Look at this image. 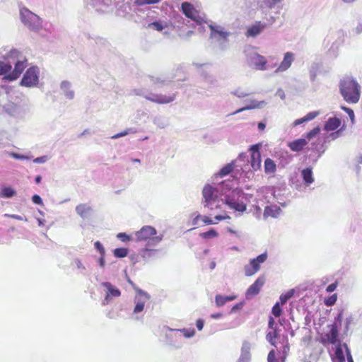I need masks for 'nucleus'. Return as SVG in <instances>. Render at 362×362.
Wrapping results in <instances>:
<instances>
[{"mask_svg": "<svg viewBox=\"0 0 362 362\" xmlns=\"http://www.w3.org/2000/svg\"><path fill=\"white\" fill-rule=\"evenodd\" d=\"M144 308V303L142 301H139L136 303V304L134 307V313H139L143 311Z\"/></svg>", "mask_w": 362, "mask_h": 362, "instance_id": "nucleus-38", "label": "nucleus"}, {"mask_svg": "<svg viewBox=\"0 0 362 362\" xmlns=\"http://www.w3.org/2000/svg\"><path fill=\"white\" fill-rule=\"evenodd\" d=\"M226 218H230V217L229 216H223L221 215H218V216H215V219L218 221L226 219Z\"/></svg>", "mask_w": 362, "mask_h": 362, "instance_id": "nucleus-49", "label": "nucleus"}, {"mask_svg": "<svg viewBox=\"0 0 362 362\" xmlns=\"http://www.w3.org/2000/svg\"><path fill=\"white\" fill-rule=\"evenodd\" d=\"M144 97L146 100L155 103L168 104L175 100L176 94L175 93L168 94H156L151 93L149 95Z\"/></svg>", "mask_w": 362, "mask_h": 362, "instance_id": "nucleus-7", "label": "nucleus"}, {"mask_svg": "<svg viewBox=\"0 0 362 362\" xmlns=\"http://www.w3.org/2000/svg\"><path fill=\"white\" fill-rule=\"evenodd\" d=\"M335 355H336V357L338 359L339 362H344L345 361L344 351L340 346L337 347L336 351H335Z\"/></svg>", "mask_w": 362, "mask_h": 362, "instance_id": "nucleus-34", "label": "nucleus"}, {"mask_svg": "<svg viewBox=\"0 0 362 362\" xmlns=\"http://www.w3.org/2000/svg\"><path fill=\"white\" fill-rule=\"evenodd\" d=\"M264 168V172L267 175H274L276 170V165L275 162L269 158L265 159Z\"/></svg>", "mask_w": 362, "mask_h": 362, "instance_id": "nucleus-18", "label": "nucleus"}, {"mask_svg": "<svg viewBox=\"0 0 362 362\" xmlns=\"http://www.w3.org/2000/svg\"><path fill=\"white\" fill-rule=\"evenodd\" d=\"M113 253L116 257L122 258L127 255L128 250L125 247L116 248L114 250Z\"/></svg>", "mask_w": 362, "mask_h": 362, "instance_id": "nucleus-29", "label": "nucleus"}, {"mask_svg": "<svg viewBox=\"0 0 362 362\" xmlns=\"http://www.w3.org/2000/svg\"><path fill=\"white\" fill-rule=\"evenodd\" d=\"M339 332L336 324H333L330 326V330L329 333L325 334V338L322 340V342L325 344L329 343L331 344H335L338 341Z\"/></svg>", "mask_w": 362, "mask_h": 362, "instance_id": "nucleus-12", "label": "nucleus"}, {"mask_svg": "<svg viewBox=\"0 0 362 362\" xmlns=\"http://www.w3.org/2000/svg\"><path fill=\"white\" fill-rule=\"evenodd\" d=\"M272 313L275 317H280L282 315V310L279 302H276L272 307Z\"/></svg>", "mask_w": 362, "mask_h": 362, "instance_id": "nucleus-33", "label": "nucleus"}, {"mask_svg": "<svg viewBox=\"0 0 362 362\" xmlns=\"http://www.w3.org/2000/svg\"><path fill=\"white\" fill-rule=\"evenodd\" d=\"M265 284V276H259L255 281L247 289L245 292V298L247 299H251L252 298L257 296L261 288Z\"/></svg>", "mask_w": 362, "mask_h": 362, "instance_id": "nucleus-8", "label": "nucleus"}, {"mask_svg": "<svg viewBox=\"0 0 362 362\" xmlns=\"http://www.w3.org/2000/svg\"><path fill=\"white\" fill-rule=\"evenodd\" d=\"M210 28L211 30V35H213L214 37L218 35L221 38L226 39L228 35V34L227 33L221 31V30H218L215 29L214 27H213L212 25H210Z\"/></svg>", "mask_w": 362, "mask_h": 362, "instance_id": "nucleus-30", "label": "nucleus"}, {"mask_svg": "<svg viewBox=\"0 0 362 362\" xmlns=\"http://www.w3.org/2000/svg\"><path fill=\"white\" fill-rule=\"evenodd\" d=\"M156 230L150 226H143L139 231L135 233L136 240L137 241H146L149 239H153L156 242H160L161 238L156 236Z\"/></svg>", "mask_w": 362, "mask_h": 362, "instance_id": "nucleus-5", "label": "nucleus"}, {"mask_svg": "<svg viewBox=\"0 0 362 362\" xmlns=\"http://www.w3.org/2000/svg\"><path fill=\"white\" fill-rule=\"evenodd\" d=\"M266 26V23H262L261 21H256L254 24L247 27L245 35L247 37H255L259 35Z\"/></svg>", "mask_w": 362, "mask_h": 362, "instance_id": "nucleus-11", "label": "nucleus"}, {"mask_svg": "<svg viewBox=\"0 0 362 362\" xmlns=\"http://www.w3.org/2000/svg\"><path fill=\"white\" fill-rule=\"evenodd\" d=\"M11 68L9 64L0 62V75L8 74L11 71Z\"/></svg>", "mask_w": 362, "mask_h": 362, "instance_id": "nucleus-28", "label": "nucleus"}, {"mask_svg": "<svg viewBox=\"0 0 362 362\" xmlns=\"http://www.w3.org/2000/svg\"><path fill=\"white\" fill-rule=\"evenodd\" d=\"M135 289H136V292H138V293H139L141 294H144V295L147 296L146 293H144V291H142L141 289H139V288H135Z\"/></svg>", "mask_w": 362, "mask_h": 362, "instance_id": "nucleus-61", "label": "nucleus"}, {"mask_svg": "<svg viewBox=\"0 0 362 362\" xmlns=\"http://www.w3.org/2000/svg\"><path fill=\"white\" fill-rule=\"evenodd\" d=\"M301 175L305 185H310L314 182L313 171L310 168L303 169L301 172Z\"/></svg>", "mask_w": 362, "mask_h": 362, "instance_id": "nucleus-20", "label": "nucleus"}, {"mask_svg": "<svg viewBox=\"0 0 362 362\" xmlns=\"http://www.w3.org/2000/svg\"><path fill=\"white\" fill-rule=\"evenodd\" d=\"M250 108V107H245L240 108V109L237 110L236 111H235L233 114H237V113L241 112H243L245 110H248Z\"/></svg>", "mask_w": 362, "mask_h": 362, "instance_id": "nucleus-54", "label": "nucleus"}, {"mask_svg": "<svg viewBox=\"0 0 362 362\" xmlns=\"http://www.w3.org/2000/svg\"><path fill=\"white\" fill-rule=\"evenodd\" d=\"M117 237L121 240L122 242H127L131 240V238L129 235H127L124 233H119L117 234Z\"/></svg>", "mask_w": 362, "mask_h": 362, "instance_id": "nucleus-42", "label": "nucleus"}, {"mask_svg": "<svg viewBox=\"0 0 362 362\" xmlns=\"http://www.w3.org/2000/svg\"><path fill=\"white\" fill-rule=\"evenodd\" d=\"M21 16L22 21L25 24L28 25L30 27H31V25L26 21L25 17L27 16L28 18H37V16L34 13H33L32 12H30L28 10H25L24 11H22L21 12Z\"/></svg>", "mask_w": 362, "mask_h": 362, "instance_id": "nucleus-27", "label": "nucleus"}, {"mask_svg": "<svg viewBox=\"0 0 362 362\" xmlns=\"http://www.w3.org/2000/svg\"><path fill=\"white\" fill-rule=\"evenodd\" d=\"M221 313H216V314H212L211 315V317L212 318H214V319H217V318H219L221 317Z\"/></svg>", "mask_w": 362, "mask_h": 362, "instance_id": "nucleus-55", "label": "nucleus"}, {"mask_svg": "<svg viewBox=\"0 0 362 362\" xmlns=\"http://www.w3.org/2000/svg\"><path fill=\"white\" fill-rule=\"evenodd\" d=\"M265 127H266V125L263 122H259L258 124V129L259 130L263 131V130H264Z\"/></svg>", "mask_w": 362, "mask_h": 362, "instance_id": "nucleus-53", "label": "nucleus"}, {"mask_svg": "<svg viewBox=\"0 0 362 362\" xmlns=\"http://www.w3.org/2000/svg\"><path fill=\"white\" fill-rule=\"evenodd\" d=\"M177 331L182 332L186 338H189V337H193L195 333L194 329H177Z\"/></svg>", "mask_w": 362, "mask_h": 362, "instance_id": "nucleus-35", "label": "nucleus"}, {"mask_svg": "<svg viewBox=\"0 0 362 362\" xmlns=\"http://www.w3.org/2000/svg\"><path fill=\"white\" fill-rule=\"evenodd\" d=\"M32 201L35 203V204H42V199L40 198V197L37 194H35L32 197Z\"/></svg>", "mask_w": 362, "mask_h": 362, "instance_id": "nucleus-45", "label": "nucleus"}, {"mask_svg": "<svg viewBox=\"0 0 362 362\" xmlns=\"http://www.w3.org/2000/svg\"><path fill=\"white\" fill-rule=\"evenodd\" d=\"M320 132V127H315L314 129H313L311 131H310L307 135H306V137L308 139H311L313 137H314L315 136H316L317 134H318Z\"/></svg>", "mask_w": 362, "mask_h": 362, "instance_id": "nucleus-36", "label": "nucleus"}, {"mask_svg": "<svg viewBox=\"0 0 362 362\" xmlns=\"http://www.w3.org/2000/svg\"><path fill=\"white\" fill-rule=\"evenodd\" d=\"M67 96L69 98H73L74 97V92L73 91H71L69 93H67Z\"/></svg>", "mask_w": 362, "mask_h": 362, "instance_id": "nucleus-60", "label": "nucleus"}, {"mask_svg": "<svg viewBox=\"0 0 362 362\" xmlns=\"http://www.w3.org/2000/svg\"><path fill=\"white\" fill-rule=\"evenodd\" d=\"M292 296V293H288L285 295H281L280 296V305H284L286 303V301Z\"/></svg>", "mask_w": 362, "mask_h": 362, "instance_id": "nucleus-41", "label": "nucleus"}, {"mask_svg": "<svg viewBox=\"0 0 362 362\" xmlns=\"http://www.w3.org/2000/svg\"><path fill=\"white\" fill-rule=\"evenodd\" d=\"M27 66V60L18 61L14 66V69L11 71L8 74L4 76V78L9 81H14L17 79L23 73L24 69Z\"/></svg>", "mask_w": 362, "mask_h": 362, "instance_id": "nucleus-10", "label": "nucleus"}, {"mask_svg": "<svg viewBox=\"0 0 362 362\" xmlns=\"http://www.w3.org/2000/svg\"><path fill=\"white\" fill-rule=\"evenodd\" d=\"M203 222L206 225L214 224V223L212 221V220L208 217V216H203L202 217Z\"/></svg>", "mask_w": 362, "mask_h": 362, "instance_id": "nucleus-48", "label": "nucleus"}, {"mask_svg": "<svg viewBox=\"0 0 362 362\" xmlns=\"http://www.w3.org/2000/svg\"><path fill=\"white\" fill-rule=\"evenodd\" d=\"M16 192L11 187H4L2 188L0 197L5 198H10L16 195Z\"/></svg>", "mask_w": 362, "mask_h": 362, "instance_id": "nucleus-26", "label": "nucleus"}, {"mask_svg": "<svg viewBox=\"0 0 362 362\" xmlns=\"http://www.w3.org/2000/svg\"><path fill=\"white\" fill-rule=\"evenodd\" d=\"M267 62V59H265L264 57L259 54H257V56L255 58L254 64L257 69L265 70Z\"/></svg>", "mask_w": 362, "mask_h": 362, "instance_id": "nucleus-21", "label": "nucleus"}, {"mask_svg": "<svg viewBox=\"0 0 362 362\" xmlns=\"http://www.w3.org/2000/svg\"><path fill=\"white\" fill-rule=\"evenodd\" d=\"M340 93L344 100L349 103H356L361 95L360 86L358 82L351 78L345 77L339 83Z\"/></svg>", "mask_w": 362, "mask_h": 362, "instance_id": "nucleus-1", "label": "nucleus"}, {"mask_svg": "<svg viewBox=\"0 0 362 362\" xmlns=\"http://www.w3.org/2000/svg\"><path fill=\"white\" fill-rule=\"evenodd\" d=\"M268 326H269V328L272 329H274V328H276V327L275 326L274 319L271 316L269 317Z\"/></svg>", "mask_w": 362, "mask_h": 362, "instance_id": "nucleus-46", "label": "nucleus"}, {"mask_svg": "<svg viewBox=\"0 0 362 362\" xmlns=\"http://www.w3.org/2000/svg\"><path fill=\"white\" fill-rule=\"evenodd\" d=\"M41 176L40 175H37L35 179V181L37 184H39L40 182H41Z\"/></svg>", "mask_w": 362, "mask_h": 362, "instance_id": "nucleus-56", "label": "nucleus"}, {"mask_svg": "<svg viewBox=\"0 0 362 362\" xmlns=\"http://www.w3.org/2000/svg\"><path fill=\"white\" fill-rule=\"evenodd\" d=\"M127 132H126V131H125V132H121V133H119V134H117L114 135V136H112V138H113V139H117V138H119V137H120V136H125V135H127Z\"/></svg>", "mask_w": 362, "mask_h": 362, "instance_id": "nucleus-50", "label": "nucleus"}, {"mask_svg": "<svg viewBox=\"0 0 362 362\" xmlns=\"http://www.w3.org/2000/svg\"><path fill=\"white\" fill-rule=\"evenodd\" d=\"M268 362H277V358L276 357V352L274 350H271L267 356Z\"/></svg>", "mask_w": 362, "mask_h": 362, "instance_id": "nucleus-40", "label": "nucleus"}, {"mask_svg": "<svg viewBox=\"0 0 362 362\" xmlns=\"http://www.w3.org/2000/svg\"><path fill=\"white\" fill-rule=\"evenodd\" d=\"M348 361H349V362H354L352 357L349 353V356H348Z\"/></svg>", "mask_w": 362, "mask_h": 362, "instance_id": "nucleus-63", "label": "nucleus"}, {"mask_svg": "<svg viewBox=\"0 0 362 362\" xmlns=\"http://www.w3.org/2000/svg\"><path fill=\"white\" fill-rule=\"evenodd\" d=\"M42 161H43V158H42V157L37 158L36 159L34 160V162H35V163H40Z\"/></svg>", "mask_w": 362, "mask_h": 362, "instance_id": "nucleus-58", "label": "nucleus"}, {"mask_svg": "<svg viewBox=\"0 0 362 362\" xmlns=\"http://www.w3.org/2000/svg\"><path fill=\"white\" fill-rule=\"evenodd\" d=\"M244 193L241 189L233 190L225 197V204L232 210L243 213L247 209V205L243 202Z\"/></svg>", "mask_w": 362, "mask_h": 362, "instance_id": "nucleus-2", "label": "nucleus"}, {"mask_svg": "<svg viewBox=\"0 0 362 362\" xmlns=\"http://www.w3.org/2000/svg\"><path fill=\"white\" fill-rule=\"evenodd\" d=\"M76 265L78 268L85 269V267L80 260H76Z\"/></svg>", "mask_w": 362, "mask_h": 362, "instance_id": "nucleus-52", "label": "nucleus"}, {"mask_svg": "<svg viewBox=\"0 0 362 362\" xmlns=\"http://www.w3.org/2000/svg\"><path fill=\"white\" fill-rule=\"evenodd\" d=\"M279 337V332L276 328H274L272 332H269L266 335L267 340L269 344L274 346H276V339Z\"/></svg>", "mask_w": 362, "mask_h": 362, "instance_id": "nucleus-25", "label": "nucleus"}, {"mask_svg": "<svg viewBox=\"0 0 362 362\" xmlns=\"http://www.w3.org/2000/svg\"><path fill=\"white\" fill-rule=\"evenodd\" d=\"M293 62V54L291 52H286L284 54V59L276 69V71H284L287 70Z\"/></svg>", "mask_w": 362, "mask_h": 362, "instance_id": "nucleus-15", "label": "nucleus"}, {"mask_svg": "<svg viewBox=\"0 0 362 362\" xmlns=\"http://www.w3.org/2000/svg\"><path fill=\"white\" fill-rule=\"evenodd\" d=\"M318 115H319V112H309L305 117H303L302 118H300V119H297L296 120H295L294 125L297 126V125H299V124H302L303 122L312 120V119H315Z\"/></svg>", "mask_w": 362, "mask_h": 362, "instance_id": "nucleus-23", "label": "nucleus"}, {"mask_svg": "<svg viewBox=\"0 0 362 362\" xmlns=\"http://www.w3.org/2000/svg\"><path fill=\"white\" fill-rule=\"evenodd\" d=\"M149 26H151L153 29L158 30V31H162L164 28L163 25L161 23L155 21L151 23Z\"/></svg>", "mask_w": 362, "mask_h": 362, "instance_id": "nucleus-37", "label": "nucleus"}, {"mask_svg": "<svg viewBox=\"0 0 362 362\" xmlns=\"http://www.w3.org/2000/svg\"><path fill=\"white\" fill-rule=\"evenodd\" d=\"M94 245H95V249L100 252L101 256H104L105 255V249H104L103 245L99 241H96V242H95Z\"/></svg>", "mask_w": 362, "mask_h": 362, "instance_id": "nucleus-39", "label": "nucleus"}, {"mask_svg": "<svg viewBox=\"0 0 362 362\" xmlns=\"http://www.w3.org/2000/svg\"><path fill=\"white\" fill-rule=\"evenodd\" d=\"M337 300V294L334 293V294H332V296L326 298L324 300V303L327 306H332L335 304Z\"/></svg>", "mask_w": 362, "mask_h": 362, "instance_id": "nucleus-31", "label": "nucleus"}, {"mask_svg": "<svg viewBox=\"0 0 362 362\" xmlns=\"http://www.w3.org/2000/svg\"><path fill=\"white\" fill-rule=\"evenodd\" d=\"M150 250H148V249H145L144 250V256H146V253L148 252Z\"/></svg>", "mask_w": 362, "mask_h": 362, "instance_id": "nucleus-64", "label": "nucleus"}, {"mask_svg": "<svg viewBox=\"0 0 362 362\" xmlns=\"http://www.w3.org/2000/svg\"><path fill=\"white\" fill-rule=\"evenodd\" d=\"M337 286H338V283H337V281H335L334 283L329 284L327 287L326 291L328 292V293L333 292L334 291H335V289L337 288Z\"/></svg>", "mask_w": 362, "mask_h": 362, "instance_id": "nucleus-44", "label": "nucleus"}, {"mask_svg": "<svg viewBox=\"0 0 362 362\" xmlns=\"http://www.w3.org/2000/svg\"><path fill=\"white\" fill-rule=\"evenodd\" d=\"M307 144L306 139H298L288 143V146L292 151L298 152L302 151Z\"/></svg>", "mask_w": 362, "mask_h": 362, "instance_id": "nucleus-16", "label": "nucleus"}, {"mask_svg": "<svg viewBox=\"0 0 362 362\" xmlns=\"http://www.w3.org/2000/svg\"><path fill=\"white\" fill-rule=\"evenodd\" d=\"M145 4H151L158 3L160 0H143Z\"/></svg>", "mask_w": 362, "mask_h": 362, "instance_id": "nucleus-51", "label": "nucleus"}, {"mask_svg": "<svg viewBox=\"0 0 362 362\" xmlns=\"http://www.w3.org/2000/svg\"><path fill=\"white\" fill-rule=\"evenodd\" d=\"M215 192L216 189L211 185H206L204 186L202 190V194L204 202L206 203L205 206H209V204L215 201L216 198V195L214 194Z\"/></svg>", "mask_w": 362, "mask_h": 362, "instance_id": "nucleus-13", "label": "nucleus"}, {"mask_svg": "<svg viewBox=\"0 0 362 362\" xmlns=\"http://www.w3.org/2000/svg\"><path fill=\"white\" fill-rule=\"evenodd\" d=\"M289 349L288 344L287 343L286 346L284 347V352H286L287 350Z\"/></svg>", "mask_w": 362, "mask_h": 362, "instance_id": "nucleus-62", "label": "nucleus"}, {"mask_svg": "<svg viewBox=\"0 0 362 362\" xmlns=\"http://www.w3.org/2000/svg\"><path fill=\"white\" fill-rule=\"evenodd\" d=\"M341 109L348 114V115L349 116L351 122H354V111L351 109H350L349 107H341Z\"/></svg>", "mask_w": 362, "mask_h": 362, "instance_id": "nucleus-43", "label": "nucleus"}, {"mask_svg": "<svg viewBox=\"0 0 362 362\" xmlns=\"http://www.w3.org/2000/svg\"><path fill=\"white\" fill-rule=\"evenodd\" d=\"M38 83V70L35 66L28 69L23 75L21 85L25 87H33Z\"/></svg>", "mask_w": 362, "mask_h": 362, "instance_id": "nucleus-6", "label": "nucleus"}, {"mask_svg": "<svg viewBox=\"0 0 362 362\" xmlns=\"http://www.w3.org/2000/svg\"><path fill=\"white\" fill-rule=\"evenodd\" d=\"M228 231L229 233H232V234H235V235H238L237 231H235V230H233V229H232V228H228Z\"/></svg>", "mask_w": 362, "mask_h": 362, "instance_id": "nucleus-57", "label": "nucleus"}, {"mask_svg": "<svg viewBox=\"0 0 362 362\" xmlns=\"http://www.w3.org/2000/svg\"><path fill=\"white\" fill-rule=\"evenodd\" d=\"M341 119L334 117L328 119L325 124V129L327 132L334 131L341 125Z\"/></svg>", "mask_w": 362, "mask_h": 362, "instance_id": "nucleus-17", "label": "nucleus"}, {"mask_svg": "<svg viewBox=\"0 0 362 362\" xmlns=\"http://www.w3.org/2000/svg\"><path fill=\"white\" fill-rule=\"evenodd\" d=\"M196 326L199 330H202L204 327V320L202 319H199L196 322Z\"/></svg>", "mask_w": 362, "mask_h": 362, "instance_id": "nucleus-47", "label": "nucleus"}, {"mask_svg": "<svg viewBox=\"0 0 362 362\" xmlns=\"http://www.w3.org/2000/svg\"><path fill=\"white\" fill-rule=\"evenodd\" d=\"M267 259V254L264 252L251 259L250 263L244 267L245 276H252L255 274L260 269V264L264 262Z\"/></svg>", "mask_w": 362, "mask_h": 362, "instance_id": "nucleus-4", "label": "nucleus"}, {"mask_svg": "<svg viewBox=\"0 0 362 362\" xmlns=\"http://www.w3.org/2000/svg\"><path fill=\"white\" fill-rule=\"evenodd\" d=\"M91 211V207L86 204H78L76 207V213L81 216L83 218H87Z\"/></svg>", "mask_w": 362, "mask_h": 362, "instance_id": "nucleus-19", "label": "nucleus"}, {"mask_svg": "<svg viewBox=\"0 0 362 362\" xmlns=\"http://www.w3.org/2000/svg\"><path fill=\"white\" fill-rule=\"evenodd\" d=\"M260 146V144H255L250 148L251 151L250 163L252 169L255 171L260 170L262 167L261 153L259 151Z\"/></svg>", "mask_w": 362, "mask_h": 362, "instance_id": "nucleus-9", "label": "nucleus"}, {"mask_svg": "<svg viewBox=\"0 0 362 362\" xmlns=\"http://www.w3.org/2000/svg\"><path fill=\"white\" fill-rule=\"evenodd\" d=\"M100 265L103 267L104 266L105 260H104V256H101L100 259Z\"/></svg>", "mask_w": 362, "mask_h": 362, "instance_id": "nucleus-59", "label": "nucleus"}, {"mask_svg": "<svg viewBox=\"0 0 362 362\" xmlns=\"http://www.w3.org/2000/svg\"><path fill=\"white\" fill-rule=\"evenodd\" d=\"M235 296H223L216 295L215 297L216 305L218 307L223 306L226 302L233 300Z\"/></svg>", "mask_w": 362, "mask_h": 362, "instance_id": "nucleus-24", "label": "nucleus"}, {"mask_svg": "<svg viewBox=\"0 0 362 362\" xmlns=\"http://www.w3.org/2000/svg\"><path fill=\"white\" fill-rule=\"evenodd\" d=\"M181 11L187 18H190L198 24H202L204 22V17L202 16L199 11L195 8L194 5L189 2H183L181 4Z\"/></svg>", "mask_w": 362, "mask_h": 362, "instance_id": "nucleus-3", "label": "nucleus"}, {"mask_svg": "<svg viewBox=\"0 0 362 362\" xmlns=\"http://www.w3.org/2000/svg\"><path fill=\"white\" fill-rule=\"evenodd\" d=\"M218 235V233L213 228H211L209 231L202 233L200 236L203 238H212Z\"/></svg>", "mask_w": 362, "mask_h": 362, "instance_id": "nucleus-32", "label": "nucleus"}, {"mask_svg": "<svg viewBox=\"0 0 362 362\" xmlns=\"http://www.w3.org/2000/svg\"><path fill=\"white\" fill-rule=\"evenodd\" d=\"M235 168V161H232L230 163L224 165L218 172V175L221 177L229 175Z\"/></svg>", "mask_w": 362, "mask_h": 362, "instance_id": "nucleus-22", "label": "nucleus"}, {"mask_svg": "<svg viewBox=\"0 0 362 362\" xmlns=\"http://www.w3.org/2000/svg\"><path fill=\"white\" fill-rule=\"evenodd\" d=\"M102 285L107 288L106 296L105 297V300H108L112 297H119L121 295L120 291L114 287L110 282H103Z\"/></svg>", "mask_w": 362, "mask_h": 362, "instance_id": "nucleus-14", "label": "nucleus"}]
</instances>
